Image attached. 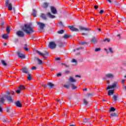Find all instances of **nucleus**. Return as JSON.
I'll list each match as a JSON object with an SVG mask.
<instances>
[{
	"label": "nucleus",
	"mask_w": 126,
	"mask_h": 126,
	"mask_svg": "<svg viewBox=\"0 0 126 126\" xmlns=\"http://www.w3.org/2000/svg\"><path fill=\"white\" fill-rule=\"evenodd\" d=\"M80 30L82 31H89V29L88 28H85L84 27L80 26L79 27Z\"/></svg>",
	"instance_id": "2eb2a0df"
},
{
	"label": "nucleus",
	"mask_w": 126,
	"mask_h": 126,
	"mask_svg": "<svg viewBox=\"0 0 126 126\" xmlns=\"http://www.w3.org/2000/svg\"><path fill=\"white\" fill-rule=\"evenodd\" d=\"M69 80V81H70V82H76L75 79L73 78L72 77H70Z\"/></svg>",
	"instance_id": "b1692460"
},
{
	"label": "nucleus",
	"mask_w": 126,
	"mask_h": 126,
	"mask_svg": "<svg viewBox=\"0 0 126 126\" xmlns=\"http://www.w3.org/2000/svg\"><path fill=\"white\" fill-rule=\"evenodd\" d=\"M63 30H61L60 31L58 32V34H63Z\"/></svg>",
	"instance_id": "58836bf2"
},
{
	"label": "nucleus",
	"mask_w": 126,
	"mask_h": 126,
	"mask_svg": "<svg viewBox=\"0 0 126 126\" xmlns=\"http://www.w3.org/2000/svg\"><path fill=\"white\" fill-rule=\"evenodd\" d=\"M51 12L53 14H57V9H56V8H55V7H51Z\"/></svg>",
	"instance_id": "4468645a"
},
{
	"label": "nucleus",
	"mask_w": 126,
	"mask_h": 126,
	"mask_svg": "<svg viewBox=\"0 0 126 126\" xmlns=\"http://www.w3.org/2000/svg\"><path fill=\"white\" fill-rule=\"evenodd\" d=\"M103 12H104V10H101L99 11V13L100 14H103Z\"/></svg>",
	"instance_id": "8fccbe9b"
},
{
	"label": "nucleus",
	"mask_w": 126,
	"mask_h": 126,
	"mask_svg": "<svg viewBox=\"0 0 126 126\" xmlns=\"http://www.w3.org/2000/svg\"><path fill=\"white\" fill-rule=\"evenodd\" d=\"M84 104H85V105H87L88 102L87 101V100H86V99H84Z\"/></svg>",
	"instance_id": "de8ad7c7"
},
{
	"label": "nucleus",
	"mask_w": 126,
	"mask_h": 126,
	"mask_svg": "<svg viewBox=\"0 0 126 126\" xmlns=\"http://www.w3.org/2000/svg\"><path fill=\"white\" fill-rule=\"evenodd\" d=\"M0 112H2V108L0 106Z\"/></svg>",
	"instance_id": "680f3d73"
},
{
	"label": "nucleus",
	"mask_w": 126,
	"mask_h": 126,
	"mask_svg": "<svg viewBox=\"0 0 126 126\" xmlns=\"http://www.w3.org/2000/svg\"><path fill=\"white\" fill-rule=\"evenodd\" d=\"M22 71L24 73L28 74V70H27L26 68H23Z\"/></svg>",
	"instance_id": "a878e982"
},
{
	"label": "nucleus",
	"mask_w": 126,
	"mask_h": 126,
	"mask_svg": "<svg viewBox=\"0 0 126 126\" xmlns=\"http://www.w3.org/2000/svg\"><path fill=\"white\" fill-rule=\"evenodd\" d=\"M40 17H41V18H42V19H43L44 20H47V17L46 16V15H45L44 14L42 13L40 15Z\"/></svg>",
	"instance_id": "6ab92c4d"
},
{
	"label": "nucleus",
	"mask_w": 126,
	"mask_h": 126,
	"mask_svg": "<svg viewBox=\"0 0 126 126\" xmlns=\"http://www.w3.org/2000/svg\"><path fill=\"white\" fill-rule=\"evenodd\" d=\"M31 78H32L31 75L29 74V76L28 77V80H31Z\"/></svg>",
	"instance_id": "37998d69"
},
{
	"label": "nucleus",
	"mask_w": 126,
	"mask_h": 126,
	"mask_svg": "<svg viewBox=\"0 0 126 126\" xmlns=\"http://www.w3.org/2000/svg\"><path fill=\"white\" fill-rule=\"evenodd\" d=\"M121 64H122V65H124L125 66H126V62H122V63H121Z\"/></svg>",
	"instance_id": "09e8293b"
},
{
	"label": "nucleus",
	"mask_w": 126,
	"mask_h": 126,
	"mask_svg": "<svg viewBox=\"0 0 126 126\" xmlns=\"http://www.w3.org/2000/svg\"><path fill=\"white\" fill-rule=\"evenodd\" d=\"M68 28H69L70 29V30H71V31H73V32H75L78 31V29L74 27L73 26H69V27H68Z\"/></svg>",
	"instance_id": "9b49d317"
},
{
	"label": "nucleus",
	"mask_w": 126,
	"mask_h": 126,
	"mask_svg": "<svg viewBox=\"0 0 126 126\" xmlns=\"http://www.w3.org/2000/svg\"><path fill=\"white\" fill-rule=\"evenodd\" d=\"M10 0H6L5 1V5L7 7H8V10L11 11L12 10V4L11 3H9Z\"/></svg>",
	"instance_id": "20e7f679"
},
{
	"label": "nucleus",
	"mask_w": 126,
	"mask_h": 126,
	"mask_svg": "<svg viewBox=\"0 0 126 126\" xmlns=\"http://www.w3.org/2000/svg\"><path fill=\"white\" fill-rule=\"evenodd\" d=\"M104 42H105L106 43H110L111 40L110 39V38H106L105 39H104Z\"/></svg>",
	"instance_id": "2f4dec72"
},
{
	"label": "nucleus",
	"mask_w": 126,
	"mask_h": 126,
	"mask_svg": "<svg viewBox=\"0 0 126 126\" xmlns=\"http://www.w3.org/2000/svg\"><path fill=\"white\" fill-rule=\"evenodd\" d=\"M118 86V83L117 82H114L112 85L107 86L106 90H109V89H112L113 88H116Z\"/></svg>",
	"instance_id": "423d86ee"
},
{
	"label": "nucleus",
	"mask_w": 126,
	"mask_h": 126,
	"mask_svg": "<svg viewBox=\"0 0 126 126\" xmlns=\"http://www.w3.org/2000/svg\"><path fill=\"white\" fill-rule=\"evenodd\" d=\"M47 85H48V86H49L50 88H53L54 86V84H52L51 83H49L48 84H47Z\"/></svg>",
	"instance_id": "f704fd0d"
},
{
	"label": "nucleus",
	"mask_w": 126,
	"mask_h": 126,
	"mask_svg": "<svg viewBox=\"0 0 126 126\" xmlns=\"http://www.w3.org/2000/svg\"><path fill=\"white\" fill-rule=\"evenodd\" d=\"M110 112H115L116 111V109L114 107H111L110 109Z\"/></svg>",
	"instance_id": "4c0bfd02"
},
{
	"label": "nucleus",
	"mask_w": 126,
	"mask_h": 126,
	"mask_svg": "<svg viewBox=\"0 0 126 126\" xmlns=\"http://www.w3.org/2000/svg\"><path fill=\"white\" fill-rule=\"evenodd\" d=\"M71 63H77L76 60L74 59H72Z\"/></svg>",
	"instance_id": "c03bdc74"
},
{
	"label": "nucleus",
	"mask_w": 126,
	"mask_h": 126,
	"mask_svg": "<svg viewBox=\"0 0 126 126\" xmlns=\"http://www.w3.org/2000/svg\"><path fill=\"white\" fill-rule=\"evenodd\" d=\"M57 44L54 42H51L49 44V48H56Z\"/></svg>",
	"instance_id": "9d476101"
},
{
	"label": "nucleus",
	"mask_w": 126,
	"mask_h": 126,
	"mask_svg": "<svg viewBox=\"0 0 126 126\" xmlns=\"http://www.w3.org/2000/svg\"><path fill=\"white\" fill-rule=\"evenodd\" d=\"M36 13H37V12L36 11V10H35V9H33V12L32 14V15L33 16V17H36V16H37Z\"/></svg>",
	"instance_id": "412c9836"
},
{
	"label": "nucleus",
	"mask_w": 126,
	"mask_h": 126,
	"mask_svg": "<svg viewBox=\"0 0 126 126\" xmlns=\"http://www.w3.org/2000/svg\"><path fill=\"white\" fill-rule=\"evenodd\" d=\"M63 38H64V39H66L67 38H69V35H68L67 34H64L63 36Z\"/></svg>",
	"instance_id": "e433bc0d"
},
{
	"label": "nucleus",
	"mask_w": 126,
	"mask_h": 126,
	"mask_svg": "<svg viewBox=\"0 0 126 126\" xmlns=\"http://www.w3.org/2000/svg\"><path fill=\"white\" fill-rule=\"evenodd\" d=\"M98 42V38L94 37L91 39L92 44H96Z\"/></svg>",
	"instance_id": "1a4fd4ad"
},
{
	"label": "nucleus",
	"mask_w": 126,
	"mask_h": 126,
	"mask_svg": "<svg viewBox=\"0 0 126 126\" xmlns=\"http://www.w3.org/2000/svg\"><path fill=\"white\" fill-rule=\"evenodd\" d=\"M60 99L59 98H57V102H58V103H60Z\"/></svg>",
	"instance_id": "bf43d9fd"
},
{
	"label": "nucleus",
	"mask_w": 126,
	"mask_h": 126,
	"mask_svg": "<svg viewBox=\"0 0 126 126\" xmlns=\"http://www.w3.org/2000/svg\"><path fill=\"white\" fill-rule=\"evenodd\" d=\"M80 45H82V46H87L88 43L86 41H80Z\"/></svg>",
	"instance_id": "aec40b11"
},
{
	"label": "nucleus",
	"mask_w": 126,
	"mask_h": 126,
	"mask_svg": "<svg viewBox=\"0 0 126 126\" xmlns=\"http://www.w3.org/2000/svg\"><path fill=\"white\" fill-rule=\"evenodd\" d=\"M69 126H75V125H71Z\"/></svg>",
	"instance_id": "774afa93"
},
{
	"label": "nucleus",
	"mask_w": 126,
	"mask_h": 126,
	"mask_svg": "<svg viewBox=\"0 0 126 126\" xmlns=\"http://www.w3.org/2000/svg\"><path fill=\"white\" fill-rule=\"evenodd\" d=\"M105 51H106L107 54H108V53L110 52V53H114V51H113V48H108L107 49H104Z\"/></svg>",
	"instance_id": "dca6fc26"
},
{
	"label": "nucleus",
	"mask_w": 126,
	"mask_h": 126,
	"mask_svg": "<svg viewBox=\"0 0 126 126\" xmlns=\"http://www.w3.org/2000/svg\"><path fill=\"white\" fill-rule=\"evenodd\" d=\"M1 63L2 64V65H4V66H6V65H7V64H6V63H5V61L4 60L1 61Z\"/></svg>",
	"instance_id": "393cba45"
},
{
	"label": "nucleus",
	"mask_w": 126,
	"mask_h": 126,
	"mask_svg": "<svg viewBox=\"0 0 126 126\" xmlns=\"http://www.w3.org/2000/svg\"><path fill=\"white\" fill-rule=\"evenodd\" d=\"M94 51L95 52H99V51H101V48H95Z\"/></svg>",
	"instance_id": "79ce46f5"
},
{
	"label": "nucleus",
	"mask_w": 126,
	"mask_h": 126,
	"mask_svg": "<svg viewBox=\"0 0 126 126\" xmlns=\"http://www.w3.org/2000/svg\"><path fill=\"white\" fill-rule=\"evenodd\" d=\"M47 15L48 17L49 18H55V17H56L55 15H52V14H51L50 12H48Z\"/></svg>",
	"instance_id": "f3484780"
},
{
	"label": "nucleus",
	"mask_w": 126,
	"mask_h": 126,
	"mask_svg": "<svg viewBox=\"0 0 126 126\" xmlns=\"http://www.w3.org/2000/svg\"><path fill=\"white\" fill-rule=\"evenodd\" d=\"M62 65H64V66H65L66 67H67V65H66V64H64L63 63H62Z\"/></svg>",
	"instance_id": "864d4df0"
},
{
	"label": "nucleus",
	"mask_w": 126,
	"mask_h": 126,
	"mask_svg": "<svg viewBox=\"0 0 126 126\" xmlns=\"http://www.w3.org/2000/svg\"><path fill=\"white\" fill-rule=\"evenodd\" d=\"M83 90V91H86V90H87V89H84Z\"/></svg>",
	"instance_id": "338daca9"
},
{
	"label": "nucleus",
	"mask_w": 126,
	"mask_h": 126,
	"mask_svg": "<svg viewBox=\"0 0 126 126\" xmlns=\"http://www.w3.org/2000/svg\"><path fill=\"white\" fill-rule=\"evenodd\" d=\"M58 26H60V27H62L63 26V22L59 21L58 22Z\"/></svg>",
	"instance_id": "cd10ccee"
},
{
	"label": "nucleus",
	"mask_w": 126,
	"mask_h": 126,
	"mask_svg": "<svg viewBox=\"0 0 126 126\" xmlns=\"http://www.w3.org/2000/svg\"><path fill=\"white\" fill-rule=\"evenodd\" d=\"M94 8H95V9H98V6L97 5H95L94 6Z\"/></svg>",
	"instance_id": "6e6d98bb"
},
{
	"label": "nucleus",
	"mask_w": 126,
	"mask_h": 126,
	"mask_svg": "<svg viewBox=\"0 0 126 126\" xmlns=\"http://www.w3.org/2000/svg\"><path fill=\"white\" fill-rule=\"evenodd\" d=\"M24 89H25V87L22 85L20 86L18 88V90L16 91V92L17 94H19L21 93V91H22V90H24Z\"/></svg>",
	"instance_id": "0eeeda50"
},
{
	"label": "nucleus",
	"mask_w": 126,
	"mask_h": 126,
	"mask_svg": "<svg viewBox=\"0 0 126 126\" xmlns=\"http://www.w3.org/2000/svg\"><path fill=\"white\" fill-rule=\"evenodd\" d=\"M4 98H5L8 100L9 103H12L14 97H13V93L10 92H7L6 94L3 95Z\"/></svg>",
	"instance_id": "f03ea898"
},
{
	"label": "nucleus",
	"mask_w": 126,
	"mask_h": 126,
	"mask_svg": "<svg viewBox=\"0 0 126 126\" xmlns=\"http://www.w3.org/2000/svg\"><path fill=\"white\" fill-rule=\"evenodd\" d=\"M106 77L109 79H113V78H114V74L112 73H108L106 75Z\"/></svg>",
	"instance_id": "f8f14e48"
},
{
	"label": "nucleus",
	"mask_w": 126,
	"mask_h": 126,
	"mask_svg": "<svg viewBox=\"0 0 126 126\" xmlns=\"http://www.w3.org/2000/svg\"><path fill=\"white\" fill-rule=\"evenodd\" d=\"M6 31L7 32V33H9V32H10V27L9 26H7Z\"/></svg>",
	"instance_id": "7c9ffc66"
},
{
	"label": "nucleus",
	"mask_w": 126,
	"mask_h": 126,
	"mask_svg": "<svg viewBox=\"0 0 126 126\" xmlns=\"http://www.w3.org/2000/svg\"><path fill=\"white\" fill-rule=\"evenodd\" d=\"M24 49L25 50V51H26V52H30V51L29 48H24Z\"/></svg>",
	"instance_id": "a19ab883"
},
{
	"label": "nucleus",
	"mask_w": 126,
	"mask_h": 126,
	"mask_svg": "<svg viewBox=\"0 0 126 126\" xmlns=\"http://www.w3.org/2000/svg\"><path fill=\"white\" fill-rule=\"evenodd\" d=\"M59 46L60 47H65V44H64L63 42H60Z\"/></svg>",
	"instance_id": "c9c22d12"
},
{
	"label": "nucleus",
	"mask_w": 126,
	"mask_h": 126,
	"mask_svg": "<svg viewBox=\"0 0 126 126\" xmlns=\"http://www.w3.org/2000/svg\"><path fill=\"white\" fill-rule=\"evenodd\" d=\"M25 48H28V45H27V44H25Z\"/></svg>",
	"instance_id": "052dcab7"
},
{
	"label": "nucleus",
	"mask_w": 126,
	"mask_h": 126,
	"mask_svg": "<svg viewBox=\"0 0 126 126\" xmlns=\"http://www.w3.org/2000/svg\"><path fill=\"white\" fill-rule=\"evenodd\" d=\"M113 100L114 101H117V95H114L113 97Z\"/></svg>",
	"instance_id": "ea45409f"
},
{
	"label": "nucleus",
	"mask_w": 126,
	"mask_h": 126,
	"mask_svg": "<svg viewBox=\"0 0 126 126\" xmlns=\"http://www.w3.org/2000/svg\"><path fill=\"white\" fill-rule=\"evenodd\" d=\"M107 0V1H108V2H110V3L112 2V1L111 0Z\"/></svg>",
	"instance_id": "69168bd1"
},
{
	"label": "nucleus",
	"mask_w": 126,
	"mask_h": 126,
	"mask_svg": "<svg viewBox=\"0 0 126 126\" xmlns=\"http://www.w3.org/2000/svg\"><path fill=\"white\" fill-rule=\"evenodd\" d=\"M37 61H38L39 64H43V62L42 60H40L39 58H37Z\"/></svg>",
	"instance_id": "c756f323"
},
{
	"label": "nucleus",
	"mask_w": 126,
	"mask_h": 126,
	"mask_svg": "<svg viewBox=\"0 0 126 126\" xmlns=\"http://www.w3.org/2000/svg\"><path fill=\"white\" fill-rule=\"evenodd\" d=\"M36 23L37 25H39L40 29H43V28L45 27V24H43L42 23H40V22H37Z\"/></svg>",
	"instance_id": "ddd939ff"
},
{
	"label": "nucleus",
	"mask_w": 126,
	"mask_h": 126,
	"mask_svg": "<svg viewBox=\"0 0 126 126\" xmlns=\"http://www.w3.org/2000/svg\"><path fill=\"white\" fill-rule=\"evenodd\" d=\"M15 104L17 107H19L20 108H21V107H22L21 103L19 101H17Z\"/></svg>",
	"instance_id": "4be33fe9"
},
{
	"label": "nucleus",
	"mask_w": 126,
	"mask_h": 126,
	"mask_svg": "<svg viewBox=\"0 0 126 126\" xmlns=\"http://www.w3.org/2000/svg\"><path fill=\"white\" fill-rule=\"evenodd\" d=\"M61 75H62V74H61V73H58V74H57V76H58V77L61 76Z\"/></svg>",
	"instance_id": "4d7b16f0"
},
{
	"label": "nucleus",
	"mask_w": 126,
	"mask_h": 126,
	"mask_svg": "<svg viewBox=\"0 0 126 126\" xmlns=\"http://www.w3.org/2000/svg\"><path fill=\"white\" fill-rule=\"evenodd\" d=\"M75 77H79V78H80V77H81V76H80V75H77L75 76Z\"/></svg>",
	"instance_id": "13d9d810"
},
{
	"label": "nucleus",
	"mask_w": 126,
	"mask_h": 126,
	"mask_svg": "<svg viewBox=\"0 0 126 126\" xmlns=\"http://www.w3.org/2000/svg\"><path fill=\"white\" fill-rule=\"evenodd\" d=\"M114 117H118V114L115 113H111L110 114V118H114Z\"/></svg>",
	"instance_id": "5701e85b"
},
{
	"label": "nucleus",
	"mask_w": 126,
	"mask_h": 126,
	"mask_svg": "<svg viewBox=\"0 0 126 126\" xmlns=\"http://www.w3.org/2000/svg\"><path fill=\"white\" fill-rule=\"evenodd\" d=\"M64 87H65V88H68L69 86L67 85H64Z\"/></svg>",
	"instance_id": "603ef678"
},
{
	"label": "nucleus",
	"mask_w": 126,
	"mask_h": 126,
	"mask_svg": "<svg viewBox=\"0 0 126 126\" xmlns=\"http://www.w3.org/2000/svg\"><path fill=\"white\" fill-rule=\"evenodd\" d=\"M82 35H85L86 36H87V34H86V33H82Z\"/></svg>",
	"instance_id": "e2e57ef3"
},
{
	"label": "nucleus",
	"mask_w": 126,
	"mask_h": 126,
	"mask_svg": "<svg viewBox=\"0 0 126 126\" xmlns=\"http://www.w3.org/2000/svg\"><path fill=\"white\" fill-rule=\"evenodd\" d=\"M49 6V4L48 3H44L43 7V8H47Z\"/></svg>",
	"instance_id": "c85d7f7f"
},
{
	"label": "nucleus",
	"mask_w": 126,
	"mask_h": 126,
	"mask_svg": "<svg viewBox=\"0 0 126 126\" xmlns=\"http://www.w3.org/2000/svg\"><path fill=\"white\" fill-rule=\"evenodd\" d=\"M117 37L118 40H120V39H121V34H118L117 35Z\"/></svg>",
	"instance_id": "49530a36"
},
{
	"label": "nucleus",
	"mask_w": 126,
	"mask_h": 126,
	"mask_svg": "<svg viewBox=\"0 0 126 126\" xmlns=\"http://www.w3.org/2000/svg\"><path fill=\"white\" fill-rule=\"evenodd\" d=\"M22 30L28 35H30L32 32H34L33 28L31 27V24H25L24 27L22 28Z\"/></svg>",
	"instance_id": "f257e3e1"
},
{
	"label": "nucleus",
	"mask_w": 126,
	"mask_h": 126,
	"mask_svg": "<svg viewBox=\"0 0 126 126\" xmlns=\"http://www.w3.org/2000/svg\"><path fill=\"white\" fill-rule=\"evenodd\" d=\"M32 69L35 70L36 69V66H32Z\"/></svg>",
	"instance_id": "3c124183"
},
{
	"label": "nucleus",
	"mask_w": 126,
	"mask_h": 126,
	"mask_svg": "<svg viewBox=\"0 0 126 126\" xmlns=\"http://www.w3.org/2000/svg\"><path fill=\"white\" fill-rule=\"evenodd\" d=\"M16 34L18 37H20L21 38H23V37H24V32L22 31H19L17 32Z\"/></svg>",
	"instance_id": "6e6552de"
},
{
	"label": "nucleus",
	"mask_w": 126,
	"mask_h": 126,
	"mask_svg": "<svg viewBox=\"0 0 126 126\" xmlns=\"http://www.w3.org/2000/svg\"><path fill=\"white\" fill-rule=\"evenodd\" d=\"M114 90H110L108 92V96H111V95H113L114 94Z\"/></svg>",
	"instance_id": "a211bd4d"
},
{
	"label": "nucleus",
	"mask_w": 126,
	"mask_h": 126,
	"mask_svg": "<svg viewBox=\"0 0 126 126\" xmlns=\"http://www.w3.org/2000/svg\"><path fill=\"white\" fill-rule=\"evenodd\" d=\"M6 45H7V44H6V43H4L3 44V46H4V47H5V46H6Z\"/></svg>",
	"instance_id": "0e129e2a"
},
{
	"label": "nucleus",
	"mask_w": 126,
	"mask_h": 126,
	"mask_svg": "<svg viewBox=\"0 0 126 126\" xmlns=\"http://www.w3.org/2000/svg\"><path fill=\"white\" fill-rule=\"evenodd\" d=\"M36 53H37L38 55H39V56H41V57H43L44 60H45V59H47V57H45V56H47V55H48L47 51H45V53H43L38 50H36Z\"/></svg>",
	"instance_id": "39448f33"
},
{
	"label": "nucleus",
	"mask_w": 126,
	"mask_h": 126,
	"mask_svg": "<svg viewBox=\"0 0 126 126\" xmlns=\"http://www.w3.org/2000/svg\"><path fill=\"white\" fill-rule=\"evenodd\" d=\"M4 101H5L3 98H1L0 99V104H3L4 103Z\"/></svg>",
	"instance_id": "473e14b6"
},
{
	"label": "nucleus",
	"mask_w": 126,
	"mask_h": 126,
	"mask_svg": "<svg viewBox=\"0 0 126 126\" xmlns=\"http://www.w3.org/2000/svg\"><path fill=\"white\" fill-rule=\"evenodd\" d=\"M56 61H60L61 59L60 58H57L55 59Z\"/></svg>",
	"instance_id": "5fc2aeb1"
},
{
	"label": "nucleus",
	"mask_w": 126,
	"mask_h": 126,
	"mask_svg": "<svg viewBox=\"0 0 126 126\" xmlns=\"http://www.w3.org/2000/svg\"><path fill=\"white\" fill-rule=\"evenodd\" d=\"M5 24V22H1L0 23L1 26H4Z\"/></svg>",
	"instance_id": "a18cd8bd"
},
{
	"label": "nucleus",
	"mask_w": 126,
	"mask_h": 126,
	"mask_svg": "<svg viewBox=\"0 0 126 126\" xmlns=\"http://www.w3.org/2000/svg\"><path fill=\"white\" fill-rule=\"evenodd\" d=\"M17 55L20 59H25V54H24V52L21 50H19L17 52Z\"/></svg>",
	"instance_id": "7ed1b4c3"
},
{
	"label": "nucleus",
	"mask_w": 126,
	"mask_h": 126,
	"mask_svg": "<svg viewBox=\"0 0 126 126\" xmlns=\"http://www.w3.org/2000/svg\"><path fill=\"white\" fill-rule=\"evenodd\" d=\"M71 87L72 89H76V88H77V87L74 86V85L73 84H71Z\"/></svg>",
	"instance_id": "72a5a7b5"
},
{
	"label": "nucleus",
	"mask_w": 126,
	"mask_h": 126,
	"mask_svg": "<svg viewBox=\"0 0 126 126\" xmlns=\"http://www.w3.org/2000/svg\"><path fill=\"white\" fill-rule=\"evenodd\" d=\"M2 37L3 39H7L8 38V35H7V34L4 33L2 35Z\"/></svg>",
	"instance_id": "bb28decb"
}]
</instances>
